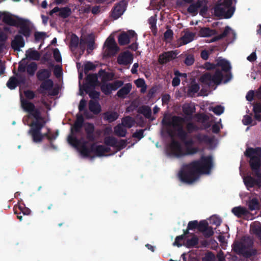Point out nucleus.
Wrapping results in <instances>:
<instances>
[{"mask_svg":"<svg viewBox=\"0 0 261 261\" xmlns=\"http://www.w3.org/2000/svg\"><path fill=\"white\" fill-rule=\"evenodd\" d=\"M232 213L238 218L241 217L242 216H245L247 214L248 211L246 208L238 206L234 207L232 209Z\"/></svg>","mask_w":261,"mask_h":261,"instance_id":"nucleus-36","label":"nucleus"},{"mask_svg":"<svg viewBox=\"0 0 261 261\" xmlns=\"http://www.w3.org/2000/svg\"><path fill=\"white\" fill-rule=\"evenodd\" d=\"M194 56L192 54H188L186 56L184 63L187 66H191L194 63Z\"/></svg>","mask_w":261,"mask_h":261,"instance_id":"nucleus-58","label":"nucleus"},{"mask_svg":"<svg viewBox=\"0 0 261 261\" xmlns=\"http://www.w3.org/2000/svg\"><path fill=\"white\" fill-rule=\"evenodd\" d=\"M198 152V148L196 147L186 146L185 151L183 150L182 157L187 155H193Z\"/></svg>","mask_w":261,"mask_h":261,"instance_id":"nucleus-49","label":"nucleus"},{"mask_svg":"<svg viewBox=\"0 0 261 261\" xmlns=\"http://www.w3.org/2000/svg\"><path fill=\"white\" fill-rule=\"evenodd\" d=\"M216 62L217 67H220L222 71L225 72L230 71L231 67L228 61L221 57H219L216 60Z\"/></svg>","mask_w":261,"mask_h":261,"instance_id":"nucleus-21","label":"nucleus"},{"mask_svg":"<svg viewBox=\"0 0 261 261\" xmlns=\"http://www.w3.org/2000/svg\"><path fill=\"white\" fill-rule=\"evenodd\" d=\"M199 81L202 84L211 86L213 84L212 75L206 72L200 76Z\"/></svg>","mask_w":261,"mask_h":261,"instance_id":"nucleus-35","label":"nucleus"},{"mask_svg":"<svg viewBox=\"0 0 261 261\" xmlns=\"http://www.w3.org/2000/svg\"><path fill=\"white\" fill-rule=\"evenodd\" d=\"M14 214L17 215V218L20 221H22V216L21 214L22 213L24 215H29L30 214L31 211L28 207H24L23 206L19 205L18 207L14 206Z\"/></svg>","mask_w":261,"mask_h":261,"instance_id":"nucleus-25","label":"nucleus"},{"mask_svg":"<svg viewBox=\"0 0 261 261\" xmlns=\"http://www.w3.org/2000/svg\"><path fill=\"white\" fill-rule=\"evenodd\" d=\"M196 117L198 122L203 124L207 122L209 119L208 116L204 114H197L196 115Z\"/></svg>","mask_w":261,"mask_h":261,"instance_id":"nucleus-57","label":"nucleus"},{"mask_svg":"<svg viewBox=\"0 0 261 261\" xmlns=\"http://www.w3.org/2000/svg\"><path fill=\"white\" fill-rule=\"evenodd\" d=\"M138 112L139 114H142L144 116L151 121L154 120L153 118H151V108L148 106H142L138 109Z\"/></svg>","mask_w":261,"mask_h":261,"instance_id":"nucleus-28","label":"nucleus"},{"mask_svg":"<svg viewBox=\"0 0 261 261\" xmlns=\"http://www.w3.org/2000/svg\"><path fill=\"white\" fill-rule=\"evenodd\" d=\"M202 261H215V255L212 251H208L202 258Z\"/></svg>","mask_w":261,"mask_h":261,"instance_id":"nucleus-55","label":"nucleus"},{"mask_svg":"<svg viewBox=\"0 0 261 261\" xmlns=\"http://www.w3.org/2000/svg\"><path fill=\"white\" fill-rule=\"evenodd\" d=\"M2 14H1V19L2 18L3 22L10 26H14L16 27L18 23V18H21V17L16 16V19H15L13 18L12 16L7 12H2Z\"/></svg>","mask_w":261,"mask_h":261,"instance_id":"nucleus-18","label":"nucleus"},{"mask_svg":"<svg viewBox=\"0 0 261 261\" xmlns=\"http://www.w3.org/2000/svg\"><path fill=\"white\" fill-rule=\"evenodd\" d=\"M194 138L197 140L199 143L210 144L212 142V139L209 136L201 133L195 135Z\"/></svg>","mask_w":261,"mask_h":261,"instance_id":"nucleus-29","label":"nucleus"},{"mask_svg":"<svg viewBox=\"0 0 261 261\" xmlns=\"http://www.w3.org/2000/svg\"><path fill=\"white\" fill-rule=\"evenodd\" d=\"M118 43L120 45H125L130 42L129 35L126 32L121 33L118 38Z\"/></svg>","mask_w":261,"mask_h":261,"instance_id":"nucleus-40","label":"nucleus"},{"mask_svg":"<svg viewBox=\"0 0 261 261\" xmlns=\"http://www.w3.org/2000/svg\"><path fill=\"white\" fill-rule=\"evenodd\" d=\"M118 143L117 139L113 136L106 137L104 138V143L107 146L115 147Z\"/></svg>","mask_w":261,"mask_h":261,"instance_id":"nucleus-44","label":"nucleus"},{"mask_svg":"<svg viewBox=\"0 0 261 261\" xmlns=\"http://www.w3.org/2000/svg\"><path fill=\"white\" fill-rule=\"evenodd\" d=\"M252 232L259 239L261 242V226H255L252 227Z\"/></svg>","mask_w":261,"mask_h":261,"instance_id":"nucleus-64","label":"nucleus"},{"mask_svg":"<svg viewBox=\"0 0 261 261\" xmlns=\"http://www.w3.org/2000/svg\"><path fill=\"white\" fill-rule=\"evenodd\" d=\"M21 105L22 109L35 119V121L30 124L31 128L29 129L28 134L32 136L34 142H42V136L41 131L46 124V121L41 116L40 111L35 108L33 103L23 99H21Z\"/></svg>","mask_w":261,"mask_h":261,"instance_id":"nucleus-2","label":"nucleus"},{"mask_svg":"<svg viewBox=\"0 0 261 261\" xmlns=\"http://www.w3.org/2000/svg\"><path fill=\"white\" fill-rule=\"evenodd\" d=\"M223 77V74L219 69H216L215 73L212 75L213 84L219 85L221 84Z\"/></svg>","mask_w":261,"mask_h":261,"instance_id":"nucleus-33","label":"nucleus"},{"mask_svg":"<svg viewBox=\"0 0 261 261\" xmlns=\"http://www.w3.org/2000/svg\"><path fill=\"white\" fill-rule=\"evenodd\" d=\"M91 90H89L87 93L89 94V96L92 99H98L100 96V92L94 90V89H91Z\"/></svg>","mask_w":261,"mask_h":261,"instance_id":"nucleus-60","label":"nucleus"},{"mask_svg":"<svg viewBox=\"0 0 261 261\" xmlns=\"http://www.w3.org/2000/svg\"><path fill=\"white\" fill-rule=\"evenodd\" d=\"M96 68V65L90 61L85 63L84 66V72L87 74L90 71H93Z\"/></svg>","mask_w":261,"mask_h":261,"instance_id":"nucleus-52","label":"nucleus"},{"mask_svg":"<svg viewBox=\"0 0 261 261\" xmlns=\"http://www.w3.org/2000/svg\"><path fill=\"white\" fill-rule=\"evenodd\" d=\"M156 21L157 19L156 18L155 16H151L148 19V23L150 25V29L152 30H156Z\"/></svg>","mask_w":261,"mask_h":261,"instance_id":"nucleus-59","label":"nucleus"},{"mask_svg":"<svg viewBox=\"0 0 261 261\" xmlns=\"http://www.w3.org/2000/svg\"><path fill=\"white\" fill-rule=\"evenodd\" d=\"M200 89L199 85L197 83L192 84L188 90V94L191 96H193L195 93L198 92Z\"/></svg>","mask_w":261,"mask_h":261,"instance_id":"nucleus-51","label":"nucleus"},{"mask_svg":"<svg viewBox=\"0 0 261 261\" xmlns=\"http://www.w3.org/2000/svg\"><path fill=\"white\" fill-rule=\"evenodd\" d=\"M71 13V11L70 8L68 7H65L60 8L58 15L63 18H66L70 15Z\"/></svg>","mask_w":261,"mask_h":261,"instance_id":"nucleus-48","label":"nucleus"},{"mask_svg":"<svg viewBox=\"0 0 261 261\" xmlns=\"http://www.w3.org/2000/svg\"><path fill=\"white\" fill-rule=\"evenodd\" d=\"M37 69V64L36 62H32L27 66V72L31 76H34Z\"/></svg>","mask_w":261,"mask_h":261,"instance_id":"nucleus-45","label":"nucleus"},{"mask_svg":"<svg viewBox=\"0 0 261 261\" xmlns=\"http://www.w3.org/2000/svg\"><path fill=\"white\" fill-rule=\"evenodd\" d=\"M185 146H192L194 144V141L192 139H187L188 133L184 129H180L177 136Z\"/></svg>","mask_w":261,"mask_h":261,"instance_id":"nucleus-19","label":"nucleus"},{"mask_svg":"<svg viewBox=\"0 0 261 261\" xmlns=\"http://www.w3.org/2000/svg\"><path fill=\"white\" fill-rule=\"evenodd\" d=\"M184 119L180 116H174L171 118V119H168V120L163 119L162 123L164 125L168 126H173L174 128H177V136L179 132L180 129H184L182 123L184 122Z\"/></svg>","mask_w":261,"mask_h":261,"instance_id":"nucleus-11","label":"nucleus"},{"mask_svg":"<svg viewBox=\"0 0 261 261\" xmlns=\"http://www.w3.org/2000/svg\"><path fill=\"white\" fill-rule=\"evenodd\" d=\"M25 55L27 58L37 61L39 60L40 57L39 53L37 50H33L32 48H30L26 51Z\"/></svg>","mask_w":261,"mask_h":261,"instance_id":"nucleus-38","label":"nucleus"},{"mask_svg":"<svg viewBox=\"0 0 261 261\" xmlns=\"http://www.w3.org/2000/svg\"><path fill=\"white\" fill-rule=\"evenodd\" d=\"M91 150L96 156H102L105 155V153L109 152L111 151V148L103 145H96L95 143H93L91 145Z\"/></svg>","mask_w":261,"mask_h":261,"instance_id":"nucleus-16","label":"nucleus"},{"mask_svg":"<svg viewBox=\"0 0 261 261\" xmlns=\"http://www.w3.org/2000/svg\"><path fill=\"white\" fill-rule=\"evenodd\" d=\"M42 83L40 85V88L45 90H50L54 86V82L51 79H47L42 81Z\"/></svg>","mask_w":261,"mask_h":261,"instance_id":"nucleus-46","label":"nucleus"},{"mask_svg":"<svg viewBox=\"0 0 261 261\" xmlns=\"http://www.w3.org/2000/svg\"><path fill=\"white\" fill-rule=\"evenodd\" d=\"M114 128V134L116 136L120 137H125L127 133V130L123 127V125L121 124H117Z\"/></svg>","mask_w":261,"mask_h":261,"instance_id":"nucleus-34","label":"nucleus"},{"mask_svg":"<svg viewBox=\"0 0 261 261\" xmlns=\"http://www.w3.org/2000/svg\"><path fill=\"white\" fill-rule=\"evenodd\" d=\"M234 12L232 0L219 1L214 8V15L218 17L228 19L231 17Z\"/></svg>","mask_w":261,"mask_h":261,"instance_id":"nucleus-5","label":"nucleus"},{"mask_svg":"<svg viewBox=\"0 0 261 261\" xmlns=\"http://www.w3.org/2000/svg\"><path fill=\"white\" fill-rule=\"evenodd\" d=\"M119 117L118 113L116 111H109L102 114V117L105 121L112 123L116 120Z\"/></svg>","mask_w":261,"mask_h":261,"instance_id":"nucleus-23","label":"nucleus"},{"mask_svg":"<svg viewBox=\"0 0 261 261\" xmlns=\"http://www.w3.org/2000/svg\"><path fill=\"white\" fill-rule=\"evenodd\" d=\"M85 125L86 139L94 142L95 140L94 135L95 126L92 123L86 122L84 124V119L82 115H77L73 125L71 127V135L68 137V142L73 146L76 147L81 144L82 139H79L75 135L81 132L83 126Z\"/></svg>","mask_w":261,"mask_h":261,"instance_id":"nucleus-3","label":"nucleus"},{"mask_svg":"<svg viewBox=\"0 0 261 261\" xmlns=\"http://www.w3.org/2000/svg\"><path fill=\"white\" fill-rule=\"evenodd\" d=\"M224 111V107L218 105L212 108V111L217 115H220Z\"/></svg>","mask_w":261,"mask_h":261,"instance_id":"nucleus-63","label":"nucleus"},{"mask_svg":"<svg viewBox=\"0 0 261 261\" xmlns=\"http://www.w3.org/2000/svg\"><path fill=\"white\" fill-rule=\"evenodd\" d=\"M202 2L200 0H197L195 3L191 4L188 8V12L190 13H195L197 12L198 9L201 7Z\"/></svg>","mask_w":261,"mask_h":261,"instance_id":"nucleus-39","label":"nucleus"},{"mask_svg":"<svg viewBox=\"0 0 261 261\" xmlns=\"http://www.w3.org/2000/svg\"><path fill=\"white\" fill-rule=\"evenodd\" d=\"M11 47L15 51H19L20 48L23 47L25 45V41L22 35H16L14 39L11 41Z\"/></svg>","mask_w":261,"mask_h":261,"instance_id":"nucleus-17","label":"nucleus"},{"mask_svg":"<svg viewBox=\"0 0 261 261\" xmlns=\"http://www.w3.org/2000/svg\"><path fill=\"white\" fill-rule=\"evenodd\" d=\"M177 55L176 51H165L160 55L159 62L161 64H165L170 61L174 59Z\"/></svg>","mask_w":261,"mask_h":261,"instance_id":"nucleus-15","label":"nucleus"},{"mask_svg":"<svg viewBox=\"0 0 261 261\" xmlns=\"http://www.w3.org/2000/svg\"><path fill=\"white\" fill-rule=\"evenodd\" d=\"M248 208L252 211L258 210L260 208V203L256 198H253L249 200L248 202Z\"/></svg>","mask_w":261,"mask_h":261,"instance_id":"nucleus-37","label":"nucleus"},{"mask_svg":"<svg viewBox=\"0 0 261 261\" xmlns=\"http://www.w3.org/2000/svg\"><path fill=\"white\" fill-rule=\"evenodd\" d=\"M16 75L20 79L19 81L15 76L11 77L7 83V86L11 90L14 89L18 85L19 83H24L25 79L19 74H16Z\"/></svg>","mask_w":261,"mask_h":261,"instance_id":"nucleus-20","label":"nucleus"},{"mask_svg":"<svg viewBox=\"0 0 261 261\" xmlns=\"http://www.w3.org/2000/svg\"><path fill=\"white\" fill-rule=\"evenodd\" d=\"M195 36V33L190 32H186L184 35L180 38L182 44H187L192 41Z\"/></svg>","mask_w":261,"mask_h":261,"instance_id":"nucleus-32","label":"nucleus"},{"mask_svg":"<svg viewBox=\"0 0 261 261\" xmlns=\"http://www.w3.org/2000/svg\"><path fill=\"white\" fill-rule=\"evenodd\" d=\"M254 174L256 179L251 175H247L243 178L244 184L248 190H250V188H253L255 186L259 188L261 187V173H254Z\"/></svg>","mask_w":261,"mask_h":261,"instance_id":"nucleus-10","label":"nucleus"},{"mask_svg":"<svg viewBox=\"0 0 261 261\" xmlns=\"http://www.w3.org/2000/svg\"><path fill=\"white\" fill-rule=\"evenodd\" d=\"M186 129L187 133H192L194 132H196L199 130V127L197 125L193 122H189L186 125Z\"/></svg>","mask_w":261,"mask_h":261,"instance_id":"nucleus-54","label":"nucleus"},{"mask_svg":"<svg viewBox=\"0 0 261 261\" xmlns=\"http://www.w3.org/2000/svg\"><path fill=\"white\" fill-rule=\"evenodd\" d=\"M192 238L188 239L186 241L185 245L188 248H192L197 247L196 246L198 244L199 239L196 235L191 233Z\"/></svg>","mask_w":261,"mask_h":261,"instance_id":"nucleus-31","label":"nucleus"},{"mask_svg":"<svg viewBox=\"0 0 261 261\" xmlns=\"http://www.w3.org/2000/svg\"><path fill=\"white\" fill-rule=\"evenodd\" d=\"M127 6V2L125 0H121L116 3L111 11L112 17L116 20L123 15L125 11Z\"/></svg>","mask_w":261,"mask_h":261,"instance_id":"nucleus-9","label":"nucleus"},{"mask_svg":"<svg viewBox=\"0 0 261 261\" xmlns=\"http://www.w3.org/2000/svg\"><path fill=\"white\" fill-rule=\"evenodd\" d=\"M133 56L129 51H125L120 54L118 57L117 62L119 65L127 66L132 63Z\"/></svg>","mask_w":261,"mask_h":261,"instance_id":"nucleus-14","label":"nucleus"},{"mask_svg":"<svg viewBox=\"0 0 261 261\" xmlns=\"http://www.w3.org/2000/svg\"><path fill=\"white\" fill-rule=\"evenodd\" d=\"M98 76L101 78V83H107L113 80L114 74L112 73L106 71L102 69H100L98 72Z\"/></svg>","mask_w":261,"mask_h":261,"instance_id":"nucleus-26","label":"nucleus"},{"mask_svg":"<svg viewBox=\"0 0 261 261\" xmlns=\"http://www.w3.org/2000/svg\"><path fill=\"white\" fill-rule=\"evenodd\" d=\"M215 31L209 28H202L199 31V35L201 37H206L214 35Z\"/></svg>","mask_w":261,"mask_h":261,"instance_id":"nucleus-43","label":"nucleus"},{"mask_svg":"<svg viewBox=\"0 0 261 261\" xmlns=\"http://www.w3.org/2000/svg\"><path fill=\"white\" fill-rule=\"evenodd\" d=\"M244 154L245 156L250 158L249 165L253 173H261L260 170L261 148L259 147L254 148L249 147L246 149Z\"/></svg>","mask_w":261,"mask_h":261,"instance_id":"nucleus-6","label":"nucleus"},{"mask_svg":"<svg viewBox=\"0 0 261 261\" xmlns=\"http://www.w3.org/2000/svg\"><path fill=\"white\" fill-rule=\"evenodd\" d=\"M8 38L7 34L0 28V50L4 48L5 43Z\"/></svg>","mask_w":261,"mask_h":261,"instance_id":"nucleus-50","label":"nucleus"},{"mask_svg":"<svg viewBox=\"0 0 261 261\" xmlns=\"http://www.w3.org/2000/svg\"><path fill=\"white\" fill-rule=\"evenodd\" d=\"M51 75V69H41L36 73V77L39 81L48 79Z\"/></svg>","mask_w":261,"mask_h":261,"instance_id":"nucleus-22","label":"nucleus"},{"mask_svg":"<svg viewBox=\"0 0 261 261\" xmlns=\"http://www.w3.org/2000/svg\"><path fill=\"white\" fill-rule=\"evenodd\" d=\"M203 236L205 238H209L210 237L213 236L214 232L212 227L208 226L205 230V231L202 232Z\"/></svg>","mask_w":261,"mask_h":261,"instance_id":"nucleus-62","label":"nucleus"},{"mask_svg":"<svg viewBox=\"0 0 261 261\" xmlns=\"http://www.w3.org/2000/svg\"><path fill=\"white\" fill-rule=\"evenodd\" d=\"M195 110V107L190 104L185 105L182 107V111L186 116H191Z\"/></svg>","mask_w":261,"mask_h":261,"instance_id":"nucleus-41","label":"nucleus"},{"mask_svg":"<svg viewBox=\"0 0 261 261\" xmlns=\"http://www.w3.org/2000/svg\"><path fill=\"white\" fill-rule=\"evenodd\" d=\"M87 143V142L86 141H84L82 143V145L81 146V153L84 156L86 157H89L90 156V153L91 152H92L91 150V146L90 148H88L86 144Z\"/></svg>","mask_w":261,"mask_h":261,"instance_id":"nucleus-47","label":"nucleus"},{"mask_svg":"<svg viewBox=\"0 0 261 261\" xmlns=\"http://www.w3.org/2000/svg\"><path fill=\"white\" fill-rule=\"evenodd\" d=\"M134 123V119L129 116L124 117L121 120V124L128 128H131L133 126Z\"/></svg>","mask_w":261,"mask_h":261,"instance_id":"nucleus-42","label":"nucleus"},{"mask_svg":"<svg viewBox=\"0 0 261 261\" xmlns=\"http://www.w3.org/2000/svg\"><path fill=\"white\" fill-rule=\"evenodd\" d=\"M208 224L205 220L200 221L198 223V230L202 232L205 231V229L208 227Z\"/></svg>","mask_w":261,"mask_h":261,"instance_id":"nucleus-56","label":"nucleus"},{"mask_svg":"<svg viewBox=\"0 0 261 261\" xmlns=\"http://www.w3.org/2000/svg\"><path fill=\"white\" fill-rule=\"evenodd\" d=\"M79 43V37L74 34H73L71 37L70 42V46L71 48H76L77 47Z\"/></svg>","mask_w":261,"mask_h":261,"instance_id":"nucleus-53","label":"nucleus"},{"mask_svg":"<svg viewBox=\"0 0 261 261\" xmlns=\"http://www.w3.org/2000/svg\"><path fill=\"white\" fill-rule=\"evenodd\" d=\"M105 44L107 46L109 51L112 54H115L119 50L114 38L109 37L105 42Z\"/></svg>","mask_w":261,"mask_h":261,"instance_id":"nucleus-24","label":"nucleus"},{"mask_svg":"<svg viewBox=\"0 0 261 261\" xmlns=\"http://www.w3.org/2000/svg\"><path fill=\"white\" fill-rule=\"evenodd\" d=\"M98 76V73L87 74L85 79V84L84 85V89L86 93H88L89 90L94 89L96 86L100 85Z\"/></svg>","mask_w":261,"mask_h":261,"instance_id":"nucleus-12","label":"nucleus"},{"mask_svg":"<svg viewBox=\"0 0 261 261\" xmlns=\"http://www.w3.org/2000/svg\"><path fill=\"white\" fill-rule=\"evenodd\" d=\"M170 153L173 156L180 158L182 157L183 149L180 143L173 139L168 146Z\"/></svg>","mask_w":261,"mask_h":261,"instance_id":"nucleus-13","label":"nucleus"},{"mask_svg":"<svg viewBox=\"0 0 261 261\" xmlns=\"http://www.w3.org/2000/svg\"><path fill=\"white\" fill-rule=\"evenodd\" d=\"M253 242L250 239L236 241L232 245L233 251L245 258H250L257 254V250L253 248Z\"/></svg>","mask_w":261,"mask_h":261,"instance_id":"nucleus-4","label":"nucleus"},{"mask_svg":"<svg viewBox=\"0 0 261 261\" xmlns=\"http://www.w3.org/2000/svg\"><path fill=\"white\" fill-rule=\"evenodd\" d=\"M132 88V84L127 83L118 91L116 95L119 98H124L125 96L130 92Z\"/></svg>","mask_w":261,"mask_h":261,"instance_id":"nucleus-27","label":"nucleus"},{"mask_svg":"<svg viewBox=\"0 0 261 261\" xmlns=\"http://www.w3.org/2000/svg\"><path fill=\"white\" fill-rule=\"evenodd\" d=\"M213 167L212 156H202L199 160L184 165L178 176L182 182L192 184L198 178L199 175L209 174Z\"/></svg>","mask_w":261,"mask_h":261,"instance_id":"nucleus-1","label":"nucleus"},{"mask_svg":"<svg viewBox=\"0 0 261 261\" xmlns=\"http://www.w3.org/2000/svg\"><path fill=\"white\" fill-rule=\"evenodd\" d=\"M123 82L120 80H116L113 83H100L101 92L106 95H110L112 91H115L122 86Z\"/></svg>","mask_w":261,"mask_h":261,"instance_id":"nucleus-7","label":"nucleus"},{"mask_svg":"<svg viewBox=\"0 0 261 261\" xmlns=\"http://www.w3.org/2000/svg\"><path fill=\"white\" fill-rule=\"evenodd\" d=\"M211 222L212 224L219 226L222 223V220L218 216H213L211 218Z\"/></svg>","mask_w":261,"mask_h":261,"instance_id":"nucleus-61","label":"nucleus"},{"mask_svg":"<svg viewBox=\"0 0 261 261\" xmlns=\"http://www.w3.org/2000/svg\"><path fill=\"white\" fill-rule=\"evenodd\" d=\"M16 27L19 28L18 31V35H22L26 38L30 36L31 29L30 27V21L29 20L22 18H18V23Z\"/></svg>","mask_w":261,"mask_h":261,"instance_id":"nucleus-8","label":"nucleus"},{"mask_svg":"<svg viewBox=\"0 0 261 261\" xmlns=\"http://www.w3.org/2000/svg\"><path fill=\"white\" fill-rule=\"evenodd\" d=\"M89 110L95 115L98 114L101 110V106L98 101L90 100L89 103Z\"/></svg>","mask_w":261,"mask_h":261,"instance_id":"nucleus-30","label":"nucleus"}]
</instances>
